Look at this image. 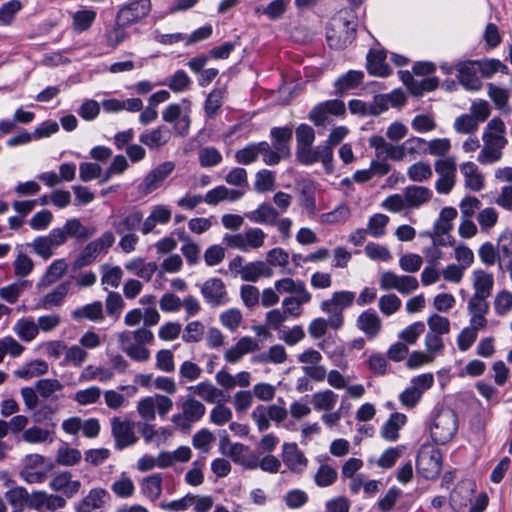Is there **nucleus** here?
Here are the masks:
<instances>
[{
    "label": "nucleus",
    "mask_w": 512,
    "mask_h": 512,
    "mask_svg": "<svg viewBox=\"0 0 512 512\" xmlns=\"http://www.w3.org/2000/svg\"><path fill=\"white\" fill-rule=\"evenodd\" d=\"M191 102L183 99L181 103L169 104L162 112V119L172 124L174 132L182 137L187 136L191 124Z\"/></svg>",
    "instance_id": "5"
},
{
    "label": "nucleus",
    "mask_w": 512,
    "mask_h": 512,
    "mask_svg": "<svg viewBox=\"0 0 512 512\" xmlns=\"http://www.w3.org/2000/svg\"><path fill=\"white\" fill-rule=\"evenodd\" d=\"M405 201L407 203V210H414L420 208L422 205L427 203L432 192L430 189L424 186L411 185L404 189Z\"/></svg>",
    "instance_id": "36"
},
{
    "label": "nucleus",
    "mask_w": 512,
    "mask_h": 512,
    "mask_svg": "<svg viewBox=\"0 0 512 512\" xmlns=\"http://www.w3.org/2000/svg\"><path fill=\"white\" fill-rule=\"evenodd\" d=\"M400 78L410 93L414 96H422L425 91H432L438 85L436 78H424L416 80L409 71H400Z\"/></svg>",
    "instance_id": "32"
},
{
    "label": "nucleus",
    "mask_w": 512,
    "mask_h": 512,
    "mask_svg": "<svg viewBox=\"0 0 512 512\" xmlns=\"http://www.w3.org/2000/svg\"><path fill=\"white\" fill-rule=\"evenodd\" d=\"M483 147L477 160L482 165H490L501 160L503 149L508 143L506 126L501 118L491 119L484 128L482 135Z\"/></svg>",
    "instance_id": "1"
},
{
    "label": "nucleus",
    "mask_w": 512,
    "mask_h": 512,
    "mask_svg": "<svg viewBox=\"0 0 512 512\" xmlns=\"http://www.w3.org/2000/svg\"><path fill=\"white\" fill-rule=\"evenodd\" d=\"M356 327L367 339L376 338L382 330V320L373 309H367L360 313L356 319Z\"/></svg>",
    "instance_id": "24"
},
{
    "label": "nucleus",
    "mask_w": 512,
    "mask_h": 512,
    "mask_svg": "<svg viewBox=\"0 0 512 512\" xmlns=\"http://www.w3.org/2000/svg\"><path fill=\"white\" fill-rule=\"evenodd\" d=\"M296 159L303 165H312L320 161L326 173L331 174L333 172V150L330 146L318 145L316 147H297Z\"/></svg>",
    "instance_id": "12"
},
{
    "label": "nucleus",
    "mask_w": 512,
    "mask_h": 512,
    "mask_svg": "<svg viewBox=\"0 0 512 512\" xmlns=\"http://www.w3.org/2000/svg\"><path fill=\"white\" fill-rule=\"evenodd\" d=\"M460 172L464 176L465 186L472 191H480L484 187V177L477 165L473 162H466L460 166Z\"/></svg>",
    "instance_id": "39"
},
{
    "label": "nucleus",
    "mask_w": 512,
    "mask_h": 512,
    "mask_svg": "<svg viewBox=\"0 0 512 512\" xmlns=\"http://www.w3.org/2000/svg\"><path fill=\"white\" fill-rule=\"evenodd\" d=\"M265 238L266 233L261 228L251 227L244 232L225 234L223 236V242L230 248L242 252H249L263 247Z\"/></svg>",
    "instance_id": "6"
},
{
    "label": "nucleus",
    "mask_w": 512,
    "mask_h": 512,
    "mask_svg": "<svg viewBox=\"0 0 512 512\" xmlns=\"http://www.w3.org/2000/svg\"><path fill=\"white\" fill-rule=\"evenodd\" d=\"M150 11V0H131L119 9L116 18L128 27L147 17Z\"/></svg>",
    "instance_id": "21"
},
{
    "label": "nucleus",
    "mask_w": 512,
    "mask_h": 512,
    "mask_svg": "<svg viewBox=\"0 0 512 512\" xmlns=\"http://www.w3.org/2000/svg\"><path fill=\"white\" fill-rule=\"evenodd\" d=\"M475 483L471 480L461 481L450 493V505L454 509H461L471 502L473 493L475 492Z\"/></svg>",
    "instance_id": "33"
},
{
    "label": "nucleus",
    "mask_w": 512,
    "mask_h": 512,
    "mask_svg": "<svg viewBox=\"0 0 512 512\" xmlns=\"http://www.w3.org/2000/svg\"><path fill=\"white\" fill-rule=\"evenodd\" d=\"M338 478L337 470L328 463H321L315 475L314 482L320 488L332 486Z\"/></svg>",
    "instance_id": "57"
},
{
    "label": "nucleus",
    "mask_w": 512,
    "mask_h": 512,
    "mask_svg": "<svg viewBox=\"0 0 512 512\" xmlns=\"http://www.w3.org/2000/svg\"><path fill=\"white\" fill-rule=\"evenodd\" d=\"M260 147V154L263 156V162L269 166L277 165L281 159L288 158L291 154L290 151L283 148L273 147L266 141L260 142Z\"/></svg>",
    "instance_id": "52"
},
{
    "label": "nucleus",
    "mask_w": 512,
    "mask_h": 512,
    "mask_svg": "<svg viewBox=\"0 0 512 512\" xmlns=\"http://www.w3.org/2000/svg\"><path fill=\"white\" fill-rule=\"evenodd\" d=\"M245 217L255 224L274 225L279 217V211L271 204L263 202L255 210L245 213Z\"/></svg>",
    "instance_id": "34"
},
{
    "label": "nucleus",
    "mask_w": 512,
    "mask_h": 512,
    "mask_svg": "<svg viewBox=\"0 0 512 512\" xmlns=\"http://www.w3.org/2000/svg\"><path fill=\"white\" fill-rule=\"evenodd\" d=\"M225 93V88H215L208 94L204 102V113L206 118L214 119L218 115L223 104Z\"/></svg>",
    "instance_id": "46"
},
{
    "label": "nucleus",
    "mask_w": 512,
    "mask_h": 512,
    "mask_svg": "<svg viewBox=\"0 0 512 512\" xmlns=\"http://www.w3.org/2000/svg\"><path fill=\"white\" fill-rule=\"evenodd\" d=\"M172 217L171 209L163 204L155 205L151 208L150 214L144 219L141 226L143 235L151 233L157 224L166 225Z\"/></svg>",
    "instance_id": "29"
},
{
    "label": "nucleus",
    "mask_w": 512,
    "mask_h": 512,
    "mask_svg": "<svg viewBox=\"0 0 512 512\" xmlns=\"http://www.w3.org/2000/svg\"><path fill=\"white\" fill-rule=\"evenodd\" d=\"M48 369L49 366L47 362L37 359L16 369L13 374L16 378L28 380L46 374Z\"/></svg>",
    "instance_id": "44"
},
{
    "label": "nucleus",
    "mask_w": 512,
    "mask_h": 512,
    "mask_svg": "<svg viewBox=\"0 0 512 512\" xmlns=\"http://www.w3.org/2000/svg\"><path fill=\"white\" fill-rule=\"evenodd\" d=\"M74 320L88 319L91 321H100L104 318L102 303L100 301L87 304L72 311Z\"/></svg>",
    "instance_id": "48"
},
{
    "label": "nucleus",
    "mask_w": 512,
    "mask_h": 512,
    "mask_svg": "<svg viewBox=\"0 0 512 512\" xmlns=\"http://www.w3.org/2000/svg\"><path fill=\"white\" fill-rule=\"evenodd\" d=\"M488 96L491 98L496 107L503 113H510L511 108L508 105L509 93L506 89L496 86L492 83L487 84Z\"/></svg>",
    "instance_id": "64"
},
{
    "label": "nucleus",
    "mask_w": 512,
    "mask_h": 512,
    "mask_svg": "<svg viewBox=\"0 0 512 512\" xmlns=\"http://www.w3.org/2000/svg\"><path fill=\"white\" fill-rule=\"evenodd\" d=\"M355 301V293L341 290L332 293L329 299L320 303L322 312L330 315V327L339 330L344 324L343 310L350 307Z\"/></svg>",
    "instance_id": "3"
},
{
    "label": "nucleus",
    "mask_w": 512,
    "mask_h": 512,
    "mask_svg": "<svg viewBox=\"0 0 512 512\" xmlns=\"http://www.w3.org/2000/svg\"><path fill=\"white\" fill-rule=\"evenodd\" d=\"M111 495L105 488L94 487L79 502L74 504L75 512H98L110 502Z\"/></svg>",
    "instance_id": "20"
},
{
    "label": "nucleus",
    "mask_w": 512,
    "mask_h": 512,
    "mask_svg": "<svg viewBox=\"0 0 512 512\" xmlns=\"http://www.w3.org/2000/svg\"><path fill=\"white\" fill-rule=\"evenodd\" d=\"M143 213L140 210H132L120 221L114 222L113 227L118 234H124L136 230L140 224H143Z\"/></svg>",
    "instance_id": "47"
},
{
    "label": "nucleus",
    "mask_w": 512,
    "mask_h": 512,
    "mask_svg": "<svg viewBox=\"0 0 512 512\" xmlns=\"http://www.w3.org/2000/svg\"><path fill=\"white\" fill-rule=\"evenodd\" d=\"M474 288L475 294L481 297H488L491 294L494 279L492 274L486 273L485 271L478 270L474 272Z\"/></svg>",
    "instance_id": "63"
},
{
    "label": "nucleus",
    "mask_w": 512,
    "mask_h": 512,
    "mask_svg": "<svg viewBox=\"0 0 512 512\" xmlns=\"http://www.w3.org/2000/svg\"><path fill=\"white\" fill-rule=\"evenodd\" d=\"M201 294L206 303L216 307L228 302L226 285L220 278H209L201 286Z\"/></svg>",
    "instance_id": "22"
},
{
    "label": "nucleus",
    "mask_w": 512,
    "mask_h": 512,
    "mask_svg": "<svg viewBox=\"0 0 512 512\" xmlns=\"http://www.w3.org/2000/svg\"><path fill=\"white\" fill-rule=\"evenodd\" d=\"M81 482L73 480L71 472L56 473L49 482V487L55 492L63 493L67 498L74 497L81 489Z\"/></svg>",
    "instance_id": "25"
},
{
    "label": "nucleus",
    "mask_w": 512,
    "mask_h": 512,
    "mask_svg": "<svg viewBox=\"0 0 512 512\" xmlns=\"http://www.w3.org/2000/svg\"><path fill=\"white\" fill-rule=\"evenodd\" d=\"M111 490L119 498H130L134 495L135 485L131 477L123 472L112 483Z\"/></svg>",
    "instance_id": "59"
},
{
    "label": "nucleus",
    "mask_w": 512,
    "mask_h": 512,
    "mask_svg": "<svg viewBox=\"0 0 512 512\" xmlns=\"http://www.w3.org/2000/svg\"><path fill=\"white\" fill-rule=\"evenodd\" d=\"M163 478L160 473H154L146 476L140 482V491L142 495L151 502L157 501L162 495Z\"/></svg>",
    "instance_id": "37"
},
{
    "label": "nucleus",
    "mask_w": 512,
    "mask_h": 512,
    "mask_svg": "<svg viewBox=\"0 0 512 512\" xmlns=\"http://www.w3.org/2000/svg\"><path fill=\"white\" fill-rule=\"evenodd\" d=\"M316 187L311 181H306L300 187V205L310 215L317 211L315 199Z\"/></svg>",
    "instance_id": "49"
},
{
    "label": "nucleus",
    "mask_w": 512,
    "mask_h": 512,
    "mask_svg": "<svg viewBox=\"0 0 512 512\" xmlns=\"http://www.w3.org/2000/svg\"><path fill=\"white\" fill-rule=\"evenodd\" d=\"M427 237L431 239L432 246L426 248L424 253L426 255L427 262L436 266L439 261L444 257L442 247L447 244L448 238V207L441 210L440 217L434 225L433 234H427Z\"/></svg>",
    "instance_id": "4"
},
{
    "label": "nucleus",
    "mask_w": 512,
    "mask_h": 512,
    "mask_svg": "<svg viewBox=\"0 0 512 512\" xmlns=\"http://www.w3.org/2000/svg\"><path fill=\"white\" fill-rule=\"evenodd\" d=\"M367 70L370 74L375 76L385 77L389 75L390 68L385 63L384 53H369L367 56Z\"/></svg>",
    "instance_id": "60"
},
{
    "label": "nucleus",
    "mask_w": 512,
    "mask_h": 512,
    "mask_svg": "<svg viewBox=\"0 0 512 512\" xmlns=\"http://www.w3.org/2000/svg\"><path fill=\"white\" fill-rule=\"evenodd\" d=\"M311 300L312 294L310 292L289 296L282 301V308L287 316L298 318L303 312L302 305L308 304Z\"/></svg>",
    "instance_id": "43"
},
{
    "label": "nucleus",
    "mask_w": 512,
    "mask_h": 512,
    "mask_svg": "<svg viewBox=\"0 0 512 512\" xmlns=\"http://www.w3.org/2000/svg\"><path fill=\"white\" fill-rule=\"evenodd\" d=\"M67 502L65 498L58 494H49L44 490H34L29 494L28 506L30 509L43 512H55L65 508Z\"/></svg>",
    "instance_id": "19"
},
{
    "label": "nucleus",
    "mask_w": 512,
    "mask_h": 512,
    "mask_svg": "<svg viewBox=\"0 0 512 512\" xmlns=\"http://www.w3.org/2000/svg\"><path fill=\"white\" fill-rule=\"evenodd\" d=\"M111 433L114 438L115 447L118 450L130 447L138 441L135 432V423L131 420L121 419L119 417L112 418Z\"/></svg>",
    "instance_id": "17"
},
{
    "label": "nucleus",
    "mask_w": 512,
    "mask_h": 512,
    "mask_svg": "<svg viewBox=\"0 0 512 512\" xmlns=\"http://www.w3.org/2000/svg\"><path fill=\"white\" fill-rule=\"evenodd\" d=\"M12 330L24 342H31L39 333L37 323L30 317L17 320Z\"/></svg>",
    "instance_id": "45"
},
{
    "label": "nucleus",
    "mask_w": 512,
    "mask_h": 512,
    "mask_svg": "<svg viewBox=\"0 0 512 512\" xmlns=\"http://www.w3.org/2000/svg\"><path fill=\"white\" fill-rule=\"evenodd\" d=\"M178 406L181 408V413L173 414L171 422L183 431L189 430L193 423L200 421L206 412L205 405L191 396L178 403Z\"/></svg>",
    "instance_id": "7"
},
{
    "label": "nucleus",
    "mask_w": 512,
    "mask_h": 512,
    "mask_svg": "<svg viewBox=\"0 0 512 512\" xmlns=\"http://www.w3.org/2000/svg\"><path fill=\"white\" fill-rule=\"evenodd\" d=\"M51 467V465H46V458L44 456L28 454L22 460L19 476L27 484H40L46 480Z\"/></svg>",
    "instance_id": "9"
},
{
    "label": "nucleus",
    "mask_w": 512,
    "mask_h": 512,
    "mask_svg": "<svg viewBox=\"0 0 512 512\" xmlns=\"http://www.w3.org/2000/svg\"><path fill=\"white\" fill-rule=\"evenodd\" d=\"M69 291L68 283H61L55 287L51 292L43 296L37 303L38 309H51L52 307L60 306Z\"/></svg>",
    "instance_id": "42"
},
{
    "label": "nucleus",
    "mask_w": 512,
    "mask_h": 512,
    "mask_svg": "<svg viewBox=\"0 0 512 512\" xmlns=\"http://www.w3.org/2000/svg\"><path fill=\"white\" fill-rule=\"evenodd\" d=\"M427 149L431 155L439 157L435 162V171L440 175V179L436 183V189L439 193H448V140L434 139L427 142Z\"/></svg>",
    "instance_id": "11"
},
{
    "label": "nucleus",
    "mask_w": 512,
    "mask_h": 512,
    "mask_svg": "<svg viewBox=\"0 0 512 512\" xmlns=\"http://www.w3.org/2000/svg\"><path fill=\"white\" fill-rule=\"evenodd\" d=\"M126 25L121 23L117 18L115 20V24L107 29L104 34V40L107 47L111 49L117 48L125 39L128 37V33L126 31Z\"/></svg>",
    "instance_id": "51"
},
{
    "label": "nucleus",
    "mask_w": 512,
    "mask_h": 512,
    "mask_svg": "<svg viewBox=\"0 0 512 512\" xmlns=\"http://www.w3.org/2000/svg\"><path fill=\"white\" fill-rule=\"evenodd\" d=\"M115 242L112 232L106 231L99 238L89 242L75 260V267L82 268L92 264L97 257L108 250Z\"/></svg>",
    "instance_id": "14"
},
{
    "label": "nucleus",
    "mask_w": 512,
    "mask_h": 512,
    "mask_svg": "<svg viewBox=\"0 0 512 512\" xmlns=\"http://www.w3.org/2000/svg\"><path fill=\"white\" fill-rule=\"evenodd\" d=\"M244 196V190L230 189L224 185L209 190L204 196V202L208 205H217L222 201L234 202Z\"/></svg>",
    "instance_id": "35"
},
{
    "label": "nucleus",
    "mask_w": 512,
    "mask_h": 512,
    "mask_svg": "<svg viewBox=\"0 0 512 512\" xmlns=\"http://www.w3.org/2000/svg\"><path fill=\"white\" fill-rule=\"evenodd\" d=\"M97 17L93 9H82L76 11L72 16V27L77 33H82L90 29Z\"/></svg>",
    "instance_id": "53"
},
{
    "label": "nucleus",
    "mask_w": 512,
    "mask_h": 512,
    "mask_svg": "<svg viewBox=\"0 0 512 512\" xmlns=\"http://www.w3.org/2000/svg\"><path fill=\"white\" fill-rule=\"evenodd\" d=\"M198 160L201 167L210 168L219 165L223 157L216 147L205 146L198 150Z\"/></svg>",
    "instance_id": "61"
},
{
    "label": "nucleus",
    "mask_w": 512,
    "mask_h": 512,
    "mask_svg": "<svg viewBox=\"0 0 512 512\" xmlns=\"http://www.w3.org/2000/svg\"><path fill=\"white\" fill-rule=\"evenodd\" d=\"M346 114L345 103L338 99L321 102L309 112V120L316 126H327L332 123V117H343Z\"/></svg>",
    "instance_id": "13"
},
{
    "label": "nucleus",
    "mask_w": 512,
    "mask_h": 512,
    "mask_svg": "<svg viewBox=\"0 0 512 512\" xmlns=\"http://www.w3.org/2000/svg\"><path fill=\"white\" fill-rule=\"evenodd\" d=\"M68 264L64 259H57L50 264L46 273L39 280L37 287L46 288L58 281L67 271Z\"/></svg>",
    "instance_id": "41"
},
{
    "label": "nucleus",
    "mask_w": 512,
    "mask_h": 512,
    "mask_svg": "<svg viewBox=\"0 0 512 512\" xmlns=\"http://www.w3.org/2000/svg\"><path fill=\"white\" fill-rule=\"evenodd\" d=\"M214 505V499L210 495L187 493L185 496L160 503V508L166 511L180 512L193 508L195 512H209Z\"/></svg>",
    "instance_id": "8"
},
{
    "label": "nucleus",
    "mask_w": 512,
    "mask_h": 512,
    "mask_svg": "<svg viewBox=\"0 0 512 512\" xmlns=\"http://www.w3.org/2000/svg\"><path fill=\"white\" fill-rule=\"evenodd\" d=\"M62 227L69 237H74L78 240H85L96 233L95 228L83 226L77 218L67 220Z\"/></svg>",
    "instance_id": "55"
},
{
    "label": "nucleus",
    "mask_w": 512,
    "mask_h": 512,
    "mask_svg": "<svg viewBox=\"0 0 512 512\" xmlns=\"http://www.w3.org/2000/svg\"><path fill=\"white\" fill-rule=\"evenodd\" d=\"M188 390L210 404L221 403L227 400V396L223 390L216 387L210 381H202L197 385L190 386Z\"/></svg>",
    "instance_id": "31"
},
{
    "label": "nucleus",
    "mask_w": 512,
    "mask_h": 512,
    "mask_svg": "<svg viewBox=\"0 0 512 512\" xmlns=\"http://www.w3.org/2000/svg\"><path fill=\"white\" fill-rule=\"evenodd\" d=\"M443 454L439 448L427 445L422 446L418 452L416 467L418 472L426 479L436 478L442 468Z\"/></svg>",
    "instance_id": "10"
},
{
    "label": "nucleus",
    "mask_w": 512,
    "mask_h": 512,
    "mask_svg": "<svg viewBox=\"0 0 512 512\" xmlns=\"http://www.w3.org/2000/svg\"><path fill=\"white\" fill-rule=\"evenodd\" d=\"M114 377V373L111 369L102 367V366H93L88 365L86 366L81 374H80V381L87 382L92 380H99L100 382H108L112 380Z\"/></svg>",
    "instance_id": "54"
},
{
    "label": "nucleus",
    "mask_w": 512,
    "mask_h": 512,
    "mask_svg": "<svg viewBox=\"0 0 512 512\" xmlns=\"http://www.w3.org/2000/svg\"><path fill=\"white\" fill-rule=\"evenodd\" d=\"M171 139V131L164 125L143 131L139 141L150 150H158L165 146Z\"/></svg>",
    "instance_id": "28"
},
{
    "label": "nucleus",
    "mask_w": 512,
    "mask_h": 512,
    "mask_svg": "<svg viewBox=\"0 0 512 512\" xmlns=\"http://www.w3.org/2000/svg\"><path fill=\"white\" fill-rule=\"evenodd\" d=\"M407 417L402 413H393L383 424L380 430L382 438L387 441H396L399 437V430L405 425Z\"/></svg>",
    "instance_id": "40"
},
{
    "label": "nucleus",
    "mask_w": 512,
    "mask_h": 512,
    "mask_svg": "<svg viewBox=\"0 0 512 512\" xmlns=\"http://www.w3.org/2000/svg\"><path fill=\"white\" fill-rule=\"evenodd\" d=\"M259 350V343L256 339L244 336L241 337L235 345L231 346L224 353V359L228 363H238L244 355Z\"/></svg>",
    "instance_id": "27"
},
{
    "label": "nucleus",
    "mask_w": 512,
    "mask_h": 512,
    "mask_svg": "<svg viewBox=\"0 0 512 512\" xmlns=\"http://www.w3.org/2000/svg\"><path fill=\"white\" fill-rule=\"evenodd\" d=\"M101 274V284L104 286L105 290H107L108 287H119L123 277V271L119 266L103 265L101 267Z\"/></svg>",
    "instance_id": "62"
},
{
    "label": "nucleus",
    "mask_w": 512,
    "mask_h": 512,
    "mask_svg": "<svg viewBox=\"0 0 512 512\" xmlns=\"http://www.w3.org/2000/svg\"><path fill=\"white\" fill-rule=\"evenodd\" d=\"M457 78L459 83L469 91H479L483 83L478 76L479 70L474 60L463 61L457 64Z\"/></svg>",
    "instance_id": "23"
},
{
    "label": "nucleus",
    "mask_w": 512,
    "mask_h": 512,
    "mask_svg": "<svg viewBox=\"0 0 512 512\" xmlns=\"http://www.w3.org/2000/svg\"><path fill=\"white\" fill-rule=\"evenodd\" d=\"M274 287L279 294L290 293L298 295L309 292L308 289L306 288L304 281L294 280L293 278L290 277L282 278L275 281Z\"/></svg>",
    "instance_id": "58"
},
{
    "label": "nucleus",
    "mask_w": 512,
    "mask_h": 512,
    "mask_svg": "<svg viewBox=\"0 0 512 512\" xmlns=\"http://www.w3.org/2000/svg\"><path fill=\"white\" fill-rule=\"evenodd\" d=\"M362 71L350 70L341 75L334 83L335 95L341 96L347 91L357 88L363 81Z\"/></svg>",
    "instance_id": "38"
},
{
    "label": "nucleus",
    "mask_w": 512,
    "mask_h": 512,
    "mask_svg": "<svg viewBox=\"0 0 512 512\" xmlns=\"http://www.w3.org/2000/svg\"><path fill=\"white\" fill-rule=\"evenodd\" d=\"M338 401V395L330 390H322L312 395V404L317 411H331Z\"/></svg>",
    "instance_id": "50"
},
{
    "label": "nucleus",
    "mask_w": 512,
    "mask_h": 512,
    "mask_svg": "<svg viewBox=\"0 0 512 512\" xmlns=\"http://www.w3.org/2000/svg\"><path fill=\"white\" fill-rule=\"evenodd\" d=\"M175 164L172 161H166L152 169L138 185V191L142 196H146L161 187L167 177L174 171Z\"/></svg>",
    "instance_id": "18"
},
{
    "label": "nucleus",
    "mask_w": 512,
    "mask_h": 512,
    "mask_svg": "<svg viewBox=\"0 0 512 512\" xmlns=\"http://www.w3.org/2000/svg\"><path fill=\"white\" fill-rule=\"evenodd\" d=\"M475 61L477 69L483 78H492L497 72L508 74V67L498 59L488 58Z\"/></svg>",
    "instance_id": "56"
},
{
    "label": "nucleus",
    "mask_w": 512,
    "mask_h": 512,
    "mask_svg": "<svg viewBox=\"0 0 512 512\" xmlns=\"http://www.w3.org/2000/svg\"><path fill=\"white\" fill-rule=\"evenodd\" d=\"M434 377L431 373L412 378L410 385L399 395V401L406 408L415 407L426 390L432 387Z\"/></svg>",
    "instance_id": "15"
},
{
    "label": "nucleus",
    "mask_w": 512,
    "mask_h": 512,
    "mask_svg": "<svg viewBox=\"0 0 512 512\" xmlns=\"http://www.w3.org/2000/svg\"><path fill=\"white\" fill-rule=\"evenodd\" d=\"M241 279L246 282H257L260 278H271L273 269L264 261H253L238 270Z\"/></svg>",
    "instance_id": "30"
},
{
    "label": "nucleus",
    "mask_w": 512,
    "mask_h": 512,
    "mask_svg": "<svg viewBox=\"0 0 512 512\" xmlns=\"http://www.w3.org/2000/svg\"><path fill=\"white\" fill-rule=\"evenodd\" d=\"M379 285L383 291L397 290L399 293L407 295L418 289L419 282L414 276L398 275L388 270L381 273Z\"/></svg>",
    "instance_id": "16"
},
{
    "label": "nucleus",
    "mask_w": 512,
    "mask_h": 512,
    "mask_svg": "<svg viewBox=\"0 0 512 512\" xmlns=\"http://www.w3.org/2000/svg\"><path fill=\"white\" fill-rule=\"evenodd\" d=\"M121 350L132 360L146 362L150 359V350L146 347L154 341V334L146 327L125 330L118 334Z\"/></svg>",
    "instance_id": "2"
},
{
    "label": "nucleus",
    "mask_w": 512,
    "mask_h": 512,
    "mask_svg": "<svg viewBox=\"0 0 512 512\" xmlns=\"http://www.w3.org/2000/svg\"><path fill=\"white\" fill-rule=\"evenodd\" d=\"M282 460L284 464L295 473H302L308 464L304 453L296 443H284L282 446Z\"/></svg>",
    "instance_id": "26"
}]
</instances>
